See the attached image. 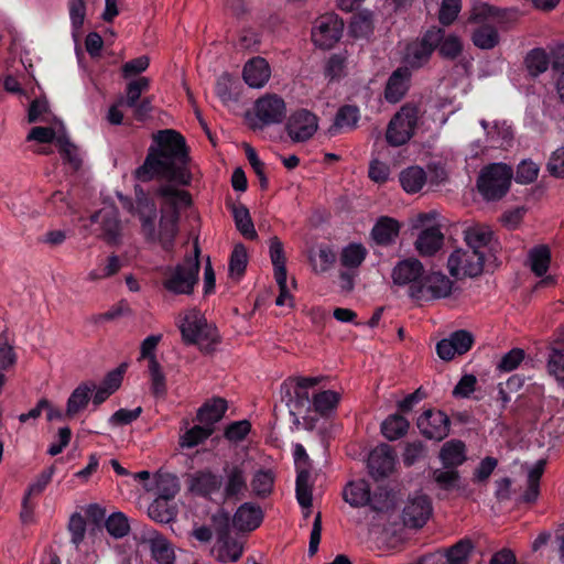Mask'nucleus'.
<instances>
[{"label":"nucleus","instance_id":"40","mask_svg":"<svg viewBox=\"0 0 564 564\" xmlns=\"http://www.w3.org/2000/svg\"><path fill=\"white\" fill-rule=\"evenodd\" d=\"M232 216L238 231L245 238L251 240L257 238V231L254 229L253 221L250 217L249 209L246 206H235L232 208Z\"/></svg>","mask_w":564,"mask_h":564},{"label":"nucleus","instance_id":"30","mask_svg":"<svg viewBox=\"0 0 564 564\" xmlns=\"http://www.w3.org/2000/svg\"><path fill=\"white\" fill-rule=\"evenodd\" d=\"M296 499L303 509V514L307 518L312 507V487L311 474L306 469H301L296 476Z\"/></svg>","mask_w":564,"mask_h":564},{"label":"nucleus","instance_id":"57","mask_svg":"<svg viewBox=\"0 0 564 564\" xmlns=\"http://www.w3.org/2000/svg\"><path fill=\"white\" fill-rule=\"evenodd\" d=\"M151 519L160 523H167L173 518V512L167 506V501L156 498L148 508Z\"/></svg>","mask_w":564,"mask_h":564},{"label":"nucleus","instance_id":"63","mask_svg":"<svg viewBox=\"0 0 564 564\" xmlns=\"http://www.w3.org/2000/svg\"><path fill=\"white\" fill-rule=\"evenodd\" d=\"M546 170L552 176L564 178V147L552 152L546 163Z\"/></svg>","mask_w":564,"mask_h":564},{"label":"nucleus","instance_id":"39","mask_svg":"<svg viewBox=\"0 0 564 564\" xmlns=\"http://www.w3.org/2000/svg\"><path fill=\"white\" fill-rule=\"evenodd\" d=\"M524 63L529 74L532 77H538L547 70L550 58L545 50L538 47L527 54Z\"/></svg>","mask_w":564,"mask_h":564},{"label":"nucleus","instance_id":"51","mask_svg":"<svg viewBox=\"0 0 564 564\" xmlns=\"http://www.w3.org/2000/svg\"><path fill=\"white\" fill-rule=\"evenodd\" d=\"M437 486L443 490H455L459 488V474L454 469H436L433 474Z\"/></svg>","mask_w":564,"mask_h":564},{"label":"nucleus","instance_id":"53","mask_svg":"<svg viewBox=\"0 0 564 564\" xmlns=\"http://www.w3.org/2000/svg\"><path fill=\"white\" fill-rule=\"evenodd\" d=\"M150 87V80L147 77H140L138 79L131 80L127 85L126 89V100L124 104L128 107H135V102H138L141 94L147 91Z\"/></svg>","mask_w":564,"mask_h":564},{"label":"nucleus","instance_id":"37","mask_svg":"<svg viewBox=\"0 0 564 564\" xmlns=\"http://www.w3.org/2000/svg\"><path fill=\"white\" fill-rule=\"evenodd\" d=\"M426 182V174L422 167L410 166L400 174V183L406 193H417Z\"/></svg>","mask_w":564,"mask_h":564},{"label":"nucleus","instance_id":"49","mask_svg":"<svg viewBox=\"0 0 564 564\" xmlns=\"http://www.w3.org/2000/svg\"><path fill=\"white\" fill-rule=\"evenodd\" d=\"M106 529L111 536L123 538L130 530L128 518L122 512H113L106 520Z\"/></svg>","mask_w":564,"mask_h":564},{"label":"nucleus","instance_id":"48","mask_svg":"<svg viewBox=\"0 0 564 564\" xmlns=\"http://www.w3.org/2000/svg\"><path fill=\"white\" fill-rule=\"evenodd\" d=\"M473 42L479 48L490 50L498 44L499 35L495 28L484 25L474 32Z\"/></svg>","mask_w":564,"mask_h":564},{"label":"nucleus","instance_id":"29","mask_svg":"<svg viewBox=\"0 0 564 564\" xmlns=\"http://www.w3.org/2000/svg\"><path fill=\"white\" fill-rule=\"evenodd\" d=\"M227 410V402L221 398H215L199 408L197 412V420L206 426L213 425L221 420Z\"/></svg>","mask_w":564,"mask_h":564},{"label":"nucleus","instance_id":"13","mask_svg":"<svg viewBox=\"0 0 564 564\" xmlns=\"http://www.w3.org/2000/svg\"><path fill=\"white\" fill-rule=\"evenodd\" d=\"M318 130V117L304 108L291 112L285 122V131L293 142H306Z\"/></svg>","mask_w":564,"mask_h":564},{"label":"nucleus","instance_id":"4","mask_svg":"<svg viewBox=\"0 0 564 564\" xmlns=\"http://www.w3.org/2000/svg\"><path fill=\"white\" fill-rule=\"evenodd\" d=\"M512 176L513 171L509 165L491 163L480 171L477 188L485 200H499L508 193Z\"/></svg>","mask_w":564,"mask_h":564},{"label":"nucleus","instance_id":"14","mask_svg":"<svg viewBox=\"0 0 564 564\" xmlns=\"http://www.w3.org/2000/svg\"><path fill=\"white\" fill-rule=\"evenodd\" d=\"M344 23L335 13H326L317 18L312 29V40L323 50L332 48L341 37Z\"/></svg>","mask_w":564,"mask_h":564},{"label":"nucleus","instance_id":"52","mask_svg":"<svg viewBox=\"0 0 564 564\" xmlns=\"http://www.w3.org/2000/svg\"><path fill=\"white\" fill-rule=\"evenodd\" d=\"M58 147L63 160L69 163L74 170H78L82 165V155L78 148L69 141L67 134L58 143Z\"/></svg>","mask_w":564,"mask_h":564},{"label":"nucleus","instance_id":"26","mask_svg":"<svg viewBox=\"0 0 564 564\" xmlns=\"http://www.w3.org/2000/svg\"><path fill=\"white\" fill-rule=\"evenodd\" d=\"M444 236L441 229L432 226L422 230L415 241V249L423 257L435 254L443 246Z\"/></svg>","mask_w":564,"mask_h":564},{"label":"nucleus","instance_id":"1","mask_svg":"<svg viewBox=\"0 0 564 564\" xmlns=\"http://www.w3.org/2000/svg\"><path fill=\"white\" fill-rule=\"evenodd\" d=\"M187 155L184 139L174 130L159 131L153 138L148 155L141 166L134 171L140 182L162 178L170 182L158 187L155 195L161 199V218L155 228L156 206L143 192L137 194L135 213L141 221L142 234L147 240L159 242L169 250L177 234L180 210L191 205L189 194L176 187L191 182L186 167Z\"/></svg>","mask_w":564,"mask_h":564},{"label":"nucleus","instance_id":"21","mask_svg":"<svg viewBox=\"0 0 564 564\" xmlns=\"http://www.w3.org/2000/svg\"><path fill=\"white\" fill-rule=\"evenodd\" d=\"M395 465V456L392 448L387 444H380L373 448L368 457L370 475L376 478H383L392 473Z\"/></svg>","mask_w":564,"mask_h":564},{"label":"nucleus","instance_id":"45","mask_svg":"<svg viewBox=\"0 0 564 564\" xmlns=\"http://www.w3.org/2000/svg\"><path fill=\"white\" fill-rule=\"evenodd\" d=\"M269 252L273 265L274 278L280 276L281 279L282 275H288L283 245L278 237L270 238Z\"/></svg>","mask_w":564,"mask_h":564},{"label":"nucleus","instance_id":"8","mask_svg":"<svg viewBox=\"0 0 564 564\" xmlns=\"http://www.w3.org/2000/svg\"><path fill=\"white\" fill-rule=\"evenodd\" d=\"M91 232L110 246H119L123 238V226L118 210L106 206L90 216Z\"/></svg>","mask_w":564,"mask_h":564},{"label":"nucleus","instance_id":"24","mask_svg":"<svg viewBox=\"0 0 564 564\" xmlns=\"http://www.w3.org/2000/svg\"><path fill=\"white\" fill-rule=\"evenodd\" d=\"M262 518L260 507L245 502L234 514L232 525L239 531H252L261 524Z\"/></svg>","mask_w":564,"mask_h":564},{"label":"nucleus","instance_id":"6","mask_svg":"<svg viewBox=\"0 0 564 564\" xmlns=\"http://www.w3.org/2000/svg\"><path fill=\"white\" fill-rule=\"evenodd\" d=\"M213 523L216 525V542L212 553L219 562H237L243 552V542L229 535V517L219 511L214 514Z\"/></svg>","mask_w":564,"mask_h":564},{"label":"nucleus","instance_id":"60","mask_svg":"<svg viewBox=\"0 0 564 564\" xmlns=\"http://www.w3.org/2000/svg\"><path fill=\"white\" fill-rule=\"evenodd\" d=\"M161 338V335H150L144 338L141 343L139 359H147L148 365L158 364L155 351Z\"/></svg>","mask_w":564,"mask_h":564},{"label":"nucleus","instance_id":"44","mask_svg":"<svg viewBox=\"0 0 564 564\" xmlns=\"http://www.w3.org/2000/svg\"><path fill=\"white\" fill-rule=\"evenodd\" d=\"M69 19L72 24V35L78 41L82 34V28L86 18V1L69 0L68 2Z\"/></svg>","mask_w":564,"mask_h":564},{"label":"nucleus","instance_id":"5","mask_svg":"<svg viewBox=\"0 0 564 564\" xmlns=\"http://www.w3.org/2000/svg\"><path fill=\"white\" fill-rule=\"evenodd\" d=\"M180 329L186 344H196L205 350L210 349L218 338L215 326L208 324L197 310H189L184 313L180 322Z\"/></svg>","mask_w":564,"mask_h":564},{"label":"nucleus","instance_id":"11","mask_svg":"<svg viewBox=\"0 0 564 564\" xmlns=\"http://www.w3.org/2000/svg\"><path fill=\"white\" fill-rule=\"evenodd\" d=\"M254 128L280 124L286 116V104L282 97L275 94H267L254 102Z\"/></svg>","mask_w":564,"mask_h":564},{"label":"nucleus","instance_id":"38","mask_svg":"<svg viewBox=\"0 0 564 564\" xmlns=\"http://www.w3.org/2000/svg\"><path fill=\"white\" fill-rule=\"evenodd\" d=\"M409 429V422L399 414L389 415L381 424V432L389 441H395L404 436Z\"/></svg>","mask_w":564,"mask_h":564},{"label":"nucleus","instance_id":"32","mask_svg":"<svg viewBox=\"0 0 564 564\" xmlns=\"http://www.w3.org/2000/svg\"><path fill=\"white\" fill-rule=\"evenodd\" d=\"M440 458L446 468L462 465L466 459L464 443L457 440L446 442L440 452Z\"/></svg>","mask_w":564,"mask_h":564},{"label":"nucleus","instance_id":"19","mask_svg":"<svg viewBox=\"0 0 564 564\" xmlns=\"http://www.w3.org/2000/svg\"><path fill=\"white\" fill-rule=\"evenodd\" d=\"M449 419L442 411L425 410L417 419L420 432L430 440L442 441L449 433Z\"/></svg>","mask_w":564,"mask_h":564},{"label":"nucleus","instance_id":"7","mask_svg":"<svg viewBox=\"0 0 564 564\" xmlns=\"http://www.w3.org/2000/svg\"><path fill=\"white\" fill-rule=\"evenodd\" d=\"M420 118V110L416 106L406 104L390 120L386 139L390 145L400 147L405 144L415 132Z\"/></svg>","mask_w":564,"mask_h":564},{"label":"nucleus","instance_id":"28","mask_svg":"<svg viewBox=\"0 0 564 564\" xmlns=\"http://www.w3.org/2000/svg\"><path fill=\"white\" fill-rule=\"evenodd\" d=\"M66 131L63 122L55 120L50 126L34 127L30 130L26 140L36 141L39 143H51L55 141L57 144L63 141Z\"/></svg>","mask_w":564,"mask_h":564},{"label":"nucleus","instance_id":"36","mask_svg":"<svg viewBox=\"0 0 564 564\" xmlns=\"http://www.w3.org/2000/svg\"><path fill=\"white\" fill-rule=\"evenodd\" d=\"M219 477L210 471H200L196 474L191 482L192 491L207 496L220 488Z\"/></svg>","mask_w":564,"mask_h":564},{"label":"nucleus","instance_id":"2","mask_svg":"<svg viewBox=\"0 0 564 564\" xmlns=\"http://www.w3.org/2000/svg\"><path fill=\"white\" fill-rule=\"evenodd\" d=\"M199 248L194 245V254L184 259L182 263L167 267L163 272L162 284L164 289L175 295H189L198 281Z\"/></svg>","mask_w":564,"mask_h":564},{"label":"nucleus","instance_id":"61","mask_svg":"<svg viewBox=\"0 0 564 564\" xmlns=\"http://www.w3.org/2000/svg\"><path fill=\"white\" fill-rule=\"evenodd\" d=\"M524 358V351L519 348L511 349L507 354H505L497 368L501 372H510L518 368V366L521 364V361Z\"/></svg>","mask_w":564,"mask_h":564},{"label":"nucleus","instance_id":"41","mask_svg":"<svg viewBox=\"0 0 564 564\" xmlns=\"http://www.w3.org/2000/svg\"><path fill=\"white\" fill-rule=\"evenodd\" d=\"M340 394L333 390H324L313 397L312 405L314 411L321 415H327L333 412L339 403Z\"/></svg>","mask_w":564,"mask_h":564},{"label":"nucleus","instance_id":"43","mask_svg":"<svg viewBox=\"0 0 564 564\" xmlns=\"http://www.w3.org/2000/svg\"><path fill=\"white\" fill-rule=\"evenodd\" d=\"M274 474L270 469H259L251 479V488L257 497L264 498L269 496L273 489Z\"/></svg>","mask_w":564,"mask_h":564},{"label":"nucleus","instance_id":"25","mask_svg":"<svg viewBox=\"0 0 564 564\" xmlns=\"http://www.w3.org/2000/svg\"><path fill=\"white\" fill-rule=\"evenodd\" d=\"M410 76L408 67L398 68L392 73L384 90V97L389 102L395 104L404 97L409 89Z\"/></svg>","mask_w":564,"mask_h":564},{"label":"nucleus","instance_id":"35","mask_svg":"<svg viewBox=\"0 0 564 564\" xmlns=\"http://www.w3.org/2000/svg\"><path fill=\"white\" fill-rule=\"evenodd\" d=\"M95 389L94 384L83 383L79 384L69 395L66 406V415L74 416L79 411L84 410L90 399L91 391Z\"/></svg>","mask_w":564,"mask_h":564},{"label":"nucleus","instance_id":"10","mask_svg":"<svg viewBox=\"0 0 564 564\" xmlns=\"http://www.w3.org/2000/svg\"><path fill=\"white\" fill-rule=\"evenodd\" d=\"M484 251L459 248L451 253L447 260L448 271L456 279L474 278L484 270Z\"/></svg>","mask_w":564,"mask_h":564},{"label":"nucleus","instance_id":"31","mask_svg":"<svg viewBox=\"0 0 564 564\" xmlns=\"http://www.w3.org/2000/svg\"><path fill=\"white\" fill-rule=\"evenodd\" d=\"M368 254L366 247L359 242H351L340 251V264L348 270H357Z\"/></svg>","mask_w":564,"mask_h":564},{"label":"nucleus","instance_id":"16","mask_svg":"<svg viewBox=\"0 0 564 564\" xmlns=\"http://www.w3.org/2000/svg\"><path fill=\"white\" fill-rule=\"evenodd\" d=\"M138 541L145 545L158 564H174L175 554L171 543L160 532L152 528L141 530Z\"/></svg>","mask_w":564,"mask_h":564},{"label":"nucleus","instance_id":"42","mask_svg":"<svg viewBox=\"0 0 564 564\" xmlns=\"http://www.w3.org/2000/svg\"><path fill=\"white\" fill-rule=\"evenodd\" d=\"M214 429L206 425H195L187 429L180 436V446L183 448H193L213 434Z\"/></svg>","mask_w":564,"mask_h":564},{"label":"nucleus","instance_id":"3","mask_svg":"<svg viewBox=\"0 0 564 564\" xmlns=\"http://www.w3.org/2000/svg\"><path fill=\"white\" fill-rule=\"evenodd\" d=\"M344 500L355 508L369 506L376 512H387L393 507V495L382 488L371 492L365 479L349 481L343 491Z\"/></svg>","mask_w":564,"mask_h":564},{"label":"nucleus","instance_id":"50","mask_svg":"<svg viewBox=\"0 0 564 564\" xmlns=\"http://www.w3.org/2000/svg\"><path fill=\"white\" fill-rule=\"evenodd\" d=\"M540 172V166L530 159L522 160L517 167L516 182L520 184L533 183Z\"/></svg>","mask_w":564,"mask_h":564},{"label":"nucleus","instance_id":"58","mask_svg":"<svg viewBox=\"0 0 564 564\" xmlns=\"http://www.w3.org/2000/svg\"><path fill=\"white\" fill-rule=\"evenodd\" d=\"M547 369L558 382H564V350L553 349L549 356Z\"/></svg>","mask_w":564,"mask_h":564},{"label":"nucleus","instance_id":"46","mask_svg":"<svg viewBox=\"0 0 564 564\" xmlns=\"http://www.w3.org/2000/svg\"><path fill=\"white\" fill-rule=\"evenodd\" d=\"M248 254L243 245L238 243L235 246L229 259V276L234 280H239L247 268Z\"/></svg>","mask_w":564,"mask_h":564},{"label":"nucleus","instance_id":"9","mask_svg":"<svg viewBox=\"0 0 564 564\" xmlns=\"http://www.w3.org/2000/svg\"><path fill=\"white\" fill-rule=\"evenodd\" d=\"M321 377H293L289 378L282 384L288 394L286 404L290 409V414L294 416V421L299 422V415L304 410H308L311 405L310 389L317 386Z\"/></svg>","mask_w":564,"mask_h":564},{"label":"nucleus","instance_id":"33","mask_svg":"<svg viewBox=\"0 0 564 564\" xmlns=\"http://www.w3.org/2000/svg\"><path fill=\"white\" fill-rule=\"evenodd\" d=\"M492 231L486 226L469 227L465 231L466 247L476 251H484L486 254L487 247L491 240Z\"/></svg>","mask_w":564,"mask_h":564},{"label":"nucleus","instance_id":"27","mask_svg":"<svg viewBox=\"0 0 564 564\" xmlns=\"http://www.w3.org/2000/svg\"><path fill=\"white\" fill-rule=\"evenodd\" d=\"M400 225L390 217H381L375 224L371 230L372 239L381 246H388L395 241L399 236Z\"/></svg>","mask_w":564,"mask_h":564},{"label":"nucleus","instance_id":"17","mask_svg":"<svg viewBox=\"0 0 564 564\" xmlns=\"http://www.w3.org/2000/svg\"><path fill=\"white\" fill-rule=\"evenodd\" d=\"M441 39L442 30L433 29L425 33L422 41L410 43L404 54L405 64L411 67H420L425 64Z\"/></svg>","mask_w":564,"mask_h":564},{"label":"nucleus","instance_id":"12","mask_svg":"<svg viewBox=\"0 0 564 564\" xmlns=\"http://www.w3.org/2000/svg\"><path fill=\"white\" fill-rule=\"evenodd\" d=\"M432 513L433 506L429 496L415 492L404 501L401 520L406 528L420 529L426 524Z\"/></svg>","mask_w":564,"mask_h":564},{"label":"nucleus","instance_id":"55","mask_svg":"<svg viewBox=\"0 0 564 564\" xmlns=\"http://www.w3.org/2000/svg\"><path fill=\"white\" fill-rule=\"evenodd\" d=\"M492 130L496 132L497 139H487V142L494 148H505L509 145L513 138L512 129L507 122L495 121Z\"/></svg>","mask_w":564,"mask_h":564},{"label":"nucleus","instance_id":"64","mask_svg":"<svg viewBox=\"0 0 564 564\" xmlns=\"http://www.w3.org/2000/svg\"><path fill=\"white\" fill-rule=\"evenodd\" d=\"M460 11V0H443L440 10V22L444 25L451 24Z\"/></svg>","mask_w":564,"mask_h":564},{"label":"nucleus","instance_id":"18","mask_svg":"<svg viewBox=\"0 0 564 564\" xmlns=\"http://www.w3.org/2000/svg\"><path fill=\"white\" fill-rule=\"evenodd\" d=\"M551 261V249L546 245L534 246L528 251L525 265L535 276L542 278L538 286H550L556 283L555 276L546 274Z\"/></svg>","mask_w":564,"mask_h":564},{"label":"nucleus","instance_id":"59","mask_svg":"<svg viewBox=\"0 0 564 564\" xmlns=\"http://www.w3.org/2000/svg\"><path fill=\"white\" fill-rule=\"evenodd\" d=\"M68 530L72 536V543L78 546L83 542L86 533V521L80 513H74L70 517Z\"/></svg>","mask_w":564,"mask_h":564},{"label":"nucleus","instance_id":"22","mask_svg":"<svg viewBox=\"0 0 564 564\" xmlns=\"http://www.w3.org/2000/svg\"><path fill=\"white\" fill-rule=\"evenodd\" d=\"M271 77V67L267 59L257 56L249 59L242 69V78L245 83L256 89H260L267 85Z\"/></svg>","mask_w":564,"mask_h":564},{"label":"nucleus","instance_id":"56","mask_svg":"<svg viewBox=\"0 0 564 564\" xmlns=\"http://www.w3.org/2000/svg\"><path fill=\"white\" fill-rule=\"evenodd\" d=\"M278 286H279V296L275 300V304L278 306H289L292 307L294 305L293 296L291 294L292 289L295 288V281L292 280L291 283H288V275L275 276L274 278Z\"/></svg>","mask_w":564,"mask_h":564},{"label":"nucleus","instance_id":"34","mask_svg":"<svg viewBox=\"0 0 564 564\" xmlns=\"http://www.w3.org/2000/svg\"><path fill=\"white\" fill-rule=\"evenodd\" d=\"M359 117V109L357 107H341L336 113L334 124L329 128V133L334 135L338 133L340 130L354 129L357 126Z\"/></svg>","mask_w":564,"mask_h":564},{"label":"nucleus","instance_id":"15","mask_svg":"<svg viewBox=\"0 0 564 564\" xmlns=\"http://www.w3.org/2000/svg\"><path fill=\"white\" fill-rule=\"evenodd\" d=\"M453 282L441 272H432L423 276L420 286H414L410 297L414 300H432L446 297L452 293Z\"/></svg>","mask_w":564,"mask_h":564},{"label":"nucleus","instance_id":"54","mask_svg":"<svg viewBox=\"0 0 564 564\" xmlns=\"http://www.w3.org/2000/svg\"><path fill=\"white\" fill-rule=\"evenodd\" d=\"M335 260V252L326 246L321 247L317 253L311 257L313 268L316 272H326L334 264Z\"/></svg>","mask_w":564,"mask_h":564},{"label":"nucleus","instance_id":"20","mask_svg":"<svg viewBox=\"0 0 564 564\" xmlns=\"http://www.w3.org/2000/svg\"><path fill=\"white\" fill-rule=\"evenodd\" d=\"M423 265L417 259L400 261L392 270V280L397 285H408L409 293L414 286H420L423 279Z\"/></svg>","mask_w":564,"mask_h":564},{"label":"nucleus","instance_id":"47","mask_svg":"<svg viewBox=\"0 0 564 564\" xmlns=\"http://www.w3.org/2000/svg\"><path fill=\"white\" fill-rule=\"evenodd\" d=\"M155 489L159 499L169 501L178 492L177 478L170 474L158 475L155 477Z\"/></svg>","mask_w":564,"mask_h":564},{"label":"nucleus","instance_id":"23","mask_svg":"<svg viewBox=\"0 0 564 564\" xmlns=\"http://www.w3.org/2000/svg\"><path fill=\"white\" fill-rule=\"evenodd\" d=\"M247 489L243 463L228 464L224 467V492L226 497H237Z\"/></svg>","mask_w":564,"mask_h":564},{"label":"nucleus","instance_id":"62","mask_svg":"<svg viewBox=\"0 0 564 564\" xmlns=\"http://www.w3.org/2000/svg\"><path fill=\"white\" fill-rule=\"evenodd\" d=\"M29 122H50L47 101L44 99L34 100L28 113Z\"/></svg>","mask_w":564,"mask_h":564}]
</instances>
